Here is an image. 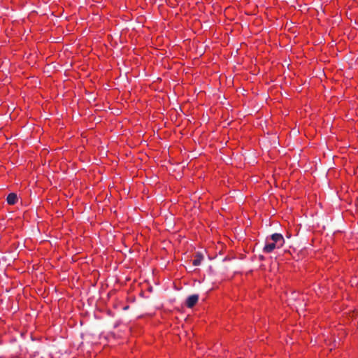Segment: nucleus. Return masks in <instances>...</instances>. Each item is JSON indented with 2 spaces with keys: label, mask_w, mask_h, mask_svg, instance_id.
Listing matches in <instances>:
<instances>
[{
  "label": "nucleus",
  "mask_w": 358,
  "mask_h": 358,
  "mask_svg": "<svg viewBox=\"0 0 358 358\" xmlns=\"http://www.w3.org/2000/svg\"><path fill=\"white\" fill-rule=\"evenodd\" d=\"M285 244V239L280 234H273L271 236L267 237L266 243L263 248V252L265 253H271L275 249L282 248Z\"/></svg>",
  "instance_id": "nucleus-1"
},
{
  "label": "nucleus",
  "mask_w": 358,
  "mask_h": 358,
  "mask_svg": "<svg viewBox=\"0 0 358 358\" xmlns=\"http://www.w3.org/2000/svg\"><path fill=\"white\" fill-rule=\"evenodd\" d=\"M199 300V295L198 294H192L187 297L185 305L188 308H192Z\"/></svg>",
  "instance_id": "nucleus-2"
},
{
  "label": "nucleus",
  "mask_w": 358,
  "mask_h": 358,
  "mask_svg": "<svg viewBox=\"0 0 358 358\" xmlns=\"http://www.w3.org/2000/svg\"><path fill=\"white\" fill-rule=\"evenodd\" d=\"M17 196L15 193H10L7 196V202L10 205H14L17 201Z\"/></svg>",
  "instance_id": "nucleus-3"
},
{
  "label": "nucleus",
  "mask_w": 358,
  "mask_h": 358,
  "mask_svg": "<svg viewBox=\"0 0 358 358\" xmlns=\"http://www.w3.org/2000/svg\"><path fill=\"white\" fill-rule=\"evenodd\" d=\"M203 259V255L201 253H196L194 256V259L193 260V265L194 266H199Z\"/></svg>",
  "instance_id": "nucleus-4"
}]
</instances>
